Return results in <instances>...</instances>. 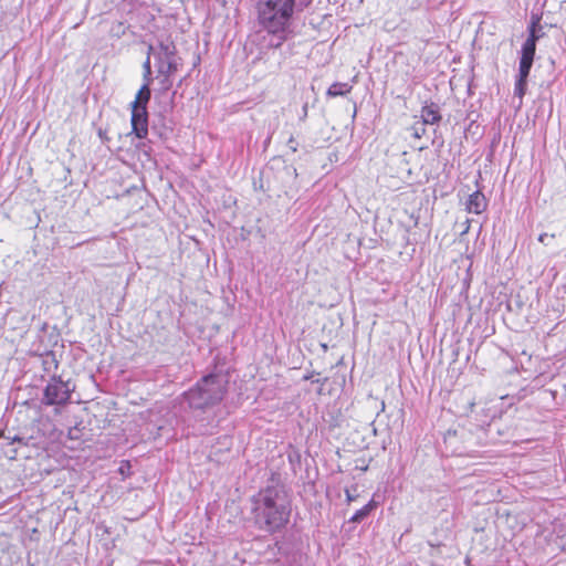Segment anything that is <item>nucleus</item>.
Listing matches in <instances>:
<instances>
[{
  "label": "nucleus",
  "mask_w": 566,
  "mask_h": 566,
  "mask_svg": "<svg viewBox=\"0 0 566 566\" xmlns=\"http://www.w3.org/2000/svg\"><path fill=\"white\" fill-rule=\"evenodd\" d=\"M485 208H486V200L482 192L474 191L473 193H471L469 196V199L467 200V203H465V209L469 212L479 214V213L483 212L485 210Z\"/></svg>",
  "instance_id": "nucleus-9"
},
{
  "label": "nucleus",
  "mask_w": 566,
  "mask_h": 566,
  "mask_svg": "<svg viewBox=\"0 0 566 566\" xmlns=\"http://www.w3.org/2000/svg\"><path fill=\"white\" fill-rule=\"evenodd\" d=\"M150 83L151 82H145L143 86L139 88V91L136 94L135 101L132 103V106H144L147 107V104L150 99Z\"/></svg>",
  "instance_id": "nucleus-11"
},
{
  "label": "nucleus",
  "mask_w": 566,
  "mask_h": 566,
  "mask_svg": "<svg viewBox=\"0 0 566 566\" xmlns=\"http://www.w3.org/2000/svg\"><path fill=\"white\" fill-rule=\"evenodd\" d=\"M352 91V86L348 83H333L328 90L327 95L331 97L344 96Z\"/></svg>",
  "instance_id": "nucleus-12"
},
{
  "label": "nucleus",
  "mask_w": 566,
  "mask_h": 566,
  "mask_svg": "<svg viewBox=\"0 0 566 566\" xmlns=\"http://www.w3.org/2000/svg\"><path fill=\"white\" fill-rule=\"evenodd\" d=\"M503 304V301L500 296H497V311L500 310V307L502 306Z\"/></svg>",
  "instance_id": "nucleus-17"
},
{
  "label": "nucleus",
  "mask_w": 566,
  "mask_h": 566,
  "mask_svg": "<svg viewBox=\"0 0 566 566\" xmlns=\"http://www.w3.org/2000/svg\"><path fill=\"white\" fill-rule=\"evenodd\" d=\"M377 507H378V502L375 501V499H371L366 505H364L361 509H359L355 512V514L349 518V522L355 523V524L363 522Z\"/></svg>",
  "instance_id": "nucleus-10"
},
{
  "label": "nucleus",
  "mask_w": 566,
  "mask_h": 566,
  "mask_svg": "<svg viewBox=\"0 0 566 566\" xmlns=\"http://www.w3.org/2000/svg\"><path fill=\"white\" fill-rule=\"evenodd\" d=\"M227 392V381L214 374L202 377L186 392L190 406L205 409L219 403Z\"/></svg>",
  "instance_id": "nucleus-4"
},
{
  "label": "nucleus",
  "mask_w": 566,
  "mask_h": 566,
  "mask_svg": "<svg viewBox=\"0 0 566 566\" xmlns=\"http://www.w3.org/2000/svg\"><path fill=\"white\" fill-rule=\"evenodd\" d=\"M144 70V81L145 82H153L151 78V66H150V60L147 57V60L143 64Z\"/></svg>",
  "instance_id": "nucleus-13"
},
{
  "label": "nucleus",
  "mask_w": 566,
  "mask_h": 566,
  "mask_svg": "<svg viewBox=\"0 0 566 566\" xmlns=\"http://www.w3.org/2000/svg\"><path fill=\"white\" fill-rule=\"evenodd\" d=\"M345 495H346V502H347L348 504H350L352 502L356 501V500H357V497H358V495H357V494H353V493L350 492V490H348V489H346V490H345Z\"/></svg>",
  "instance_id": "nucleus-15"
},
{
  "label": "nucleus",
  "mask_w": 566,
  "mask_h": 566,
  "mask_svg": "<svg viewBox=\"0 0 566 566\" xmlns=\"http://www.w3.org/2000/svg\"><path fill=\"white\" fill-rule=\"evenodd\" d=\"M119 473L124 476V478H127L130 475V463L129 461H123L120 467H119Z\"/></svg>",
  "instance_id": "nucleus-14"
},
{
  "label": "nucleus",
  "mask_w": 566,
  "mask_h": 566,
  "mask_svg": "<svg viewBox=\"0 0 566 566\" xmlns=\"http://www.w3.org/2000/svg\"><path fill=\"white\" fill-rule=\"evenodd\" d=\"M71 398V389L69 384L61 380V378L52 377L44 389V403L63 405Z\"/></svg>",
  "instance_id": "nucleus-6"
},
{
  "label": "nucleus",
  "mask_w": 566,
  "mask_h": 566,
  "mask_svg": "<svg viewBox=\"0 0 566 566\" xmlns=\"http://www.w3.org/2000/svg\"><path fill=\"white\" fill-rule=\"evenodd\" d=\"M295 7L296 0H256L258 23L266 33L283 42L291 31Z\"/></svg>",
  "instance_id": "nucleus-2"
},
{
  "label": "nucleus",
  "mask_w": 566,
  "mask_h": 566,
  "mask_svg": "<svg viewBox=\"0 0 566 566\" xmlns=\"http://www.w3.org/2000/svg\"><path fill=\"white\" fill-rule=\"evenodd\" d=\"M132 133L136 137L144 139L148 135V113L147 107L132 106Z\"/></svg>",
  "instance_id": "nucleus-7"
},
{
  "label": "nucleus",
  "mask_w": 566,
  "mask_h": 566,
  "mask_svg": "<svg viewBox=\"0 0 566 566\" xmlns=\"http://www.w3.org/2000/svg\"><path fill=\"white\" fill-rule=\"evenodd\" d=\"M252 514L258 528L270 534L282 531L290 522L291 501L283 486L269 485L252 499Z\"/></svg>",
  "instance_id": "nucleus-1"
},
{
  "label": "nucleus",
  "mask_w": 566,
  "mask_h": 566,
  "mask_svg": "<svg viewBox=\"0 0 566 566\" xmlns=\"http://www.w3.org/2000/svg\"><path fill=\"white\" fill-rule=\"evenodd\" d=\"M548 238L553 239V238H554V234H551V235H549L548 233H542V234H539V237H538V241H539V242H542V243H546V240H547Z\"/></svg>",
  "instance_id": "nucleus-16"
},
{
  "label": "nucleus",
  "mask_w": 566,
  "mask_h": 566,
  "mask_svg": "<svg viewBox=\"0 0 566 566\" xmlns=\"http://www.w3.org/2000/svg\"><path fill=\"white\" fill-rule=\"evenodd\" d=\"M544 34L545 33L541 24V18L537 15H532L527 27V39L522 44L520 51L518 73L516 75L514 85V95L520 98L518 106L522 105V98L526 94L527 80L536 52V43L541 38L544 36Z\"/></svg>",
  "instance_id": "nucleus-3"
},
{
  "label": "nucleus",
  "mask_w": 566,
  "mask_h": 566,
  "mask_svg": "<svg viewBox=\"0 0 566 566\" xmlns=\"http://www.w3.org/2000/svg\"><path fill=\"white\" fill-rule=\"evenodd\" d=\"M178 67L179 63L175 52L166 46L164 57H160L158 61L156 76L163 92H167L172 87V76L177 73Z\"/></svg>",
  "instance_id": "nucleus-5"
},
{
  "label": "nucleus",
  "mask_w": 566,
  "mask_h": 566,
  "mask_svg": "<svg viewBox=\"0 0 566 566\" xmlns=\"http://www.w3.org/2000/svg\"><path fill=\"white\" fill-rule=\"evenodd\" d=\"M422 123L426 125H433L441 120V114L439 106L433 103H426L420 111Z\"/></svg>",
  "instance_id": "nucleus-8"
}]
</instances>
